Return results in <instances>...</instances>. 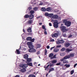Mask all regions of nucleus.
Returning <instances> with one entry per match:
<instances>
[{
	"mask_svg": "<svg viewBox=\"0 0 77 77\" xmlns=\"http://www.w3.org/2000/svg\"><path fill=\"white\" fill-rule=\"evenodd\" d=\"M74 55L73 54H71L68 55L64 57L63 58L60 59V61L61 62H63L65 59H69L71 57H74Z\"/></svg>",
	"mask_w": 77,
	"mask_h": 77,
	"instance_id": "f257e3e1",
	"label": "nucleus"
},
{
	"mask_svg": "<svg viewBox=\"0 0 77 77\" xmlns=\"http://www.w3.org/2000/svg\"><path fill=\"white\" fill-rule=\"evenodd\" d=\"M67 21V20H64L63 21V23H65V25L67 27H70L71 26V23L70 21H68L67 22H65V21Z\"/></svg>",
	"mask_w": 77,
	"mask_h": 77,
	"instance_id": "f03ea898",
	"label": "nucleus"
},
{
	"mask_svg": "<svg viewBox=\"0 0 77 77\" xmlns=\"http://www.w3.org/2000/svg\"><path fill=\"white\" fill-rule=\"evenodd\" d=\"M27 45H28L29 48H33L34 46L32 45V43L31 42H28L27 43Z\"/></svg>",
	"mask_w": 77,
	"mask_h": 77,
	"instance_id": "7ed1b4c3",
	"label": "nucleus"
},
{
	"mask_svg": "<svg viewBox=\"0 0 77 77\" xmlns=\"http://www.w3.org/2000/svg\"><path fill=\"white\" fill-rule=\"evenodd\" d=\"M19 66L21 67V68H26L27 66H28V65L27 64H20L19 65Z\"/></svg>",
	"mask_w": 77,
	"mask_h": 77,
	"instance_id": "20e7f679",
	"label": "nucleus"
},
{
	"mask_svg": "<svg viewBox=\"0 0 77 77\" xmlns=\"http://www.w3.org/2000/svg\"><path fill=\"white\" fill-rule=\"evenodd\" d=\"M60 28L63 32H65L67 31V29H66V26H61Z\"/></svg>",
	"mask_w": 77,
	"mask_h": 77,
	"instance_id": "39448f33",
	"label": "nucleus"
},
{
	"mask_svg": "<svg viewBox=\"0 0 77 77\" xmlns=\"http://www.w3.org/2000/svg\"><path fill=\"white\" fill-rule=\"evenodd\" d=\"M30 49L29 50V51L30 53H35L36 51V50L33 48H29Z\"/></svg>",
	"mask_w": 77,
	"mask_h": 77,
	"instance_id": "423d86ee",
	"label": "nucleus"
},
{
	"mask_svg": "<svg viewBox=\"0 0 77 77\" xmlns=\"http://www.w3.org/2000/svg\"><path fill=\"white\" fill-rule=\"evenodd\" d=\"M54 27H55V28H57L58 27V22H57V21L54 22Z\"/></svg>",
	"mask_w": 77,
	"mask_h": 77,
	"instance_id": "0eeeda50",
	"label": "nucleus"
},
{
	"mask_svg": "<svg viewBox=\"0 0 77 77\" xmlns=\"http://www.w3.org/2000/svg\"><path fill=\"white\" fill-rule=\"evenodd\" d=\"M53 65V64H51V63H50L46 67L45 66L44 67L45 68V70H46L47 69V68H48V66H52Z\"/></svg>",
	"mask_w": 77,
	"mask_h": 77,
	"instance_id": "6e6552de",
	"label": "nucleus"
},
{
	"mask_svg": "<svg viewBox=\"0 0 77 77\" xmlns=\"http://www.w3.org/2000/svg\"><path fill=\"white\" fill-rule=\"evenodd\" d=\"M57 36H58V34L57 33H55L54 35H51L52 38H54V37L56 38V37H57Z\"/></svg>",
	"mask_w": 77,
	"mask_h": 77,
	"instance_id": "1a4fd4ad",
	"label": "nucleus"
},
{
	"mask_svg": "<svg viewBox=\"0 0 77 77\" xmlns=\"http://www.w3.org/2000/svg\"><path fill=\"white\" fill-rule=\"evenodd\" d=\"M65 47H68L70 45V43H67L65 44Z\"/></svg>",
	"mask_w": 77,
	"mask_h": 77,
	"instance_id": "9d476101",
	"label": "nucleus"
},
{
	"mask_svg": "<svg viewBox=\"0 0 77 77\" xmlns=\"http://www.w3.org/2000/svg\"><path fill=\"white\" fill-rule=\"evenodd\" d=\"M58 18V16L57 15H54L52 16V18L53 19H56Z\"/></svg>",
	"mask_w": 77,
	"mask_h": 77,
	"instance_id": "9b49d317",
	"label": "nucleus"
},
{
	"mask_svg": "<svg viewBox=\"0 0 77 77\" xmlns=\"http://www.w3.org/2000/svg\"><path fill=\"white\" fill-rule=\"evenodd\" d=\"M21 72H24L26 71V69L24 68H23L20 70Z\"/></svg>",
	"mask_w": 77,
	"mask_h": 77,
	"instance_id": "f8f14e48",
	"label": "nucleus"
},
{
	"mask_svg": "<svg viewBox=\"0 0 77 77\" xmlns=\"http://www.w3.org/2000/svg\"><path fill=\"white\" fill-rule=\"evenodd\" d=\"M47 9H46L45 8H42L41 9V10L43 12H45V11H47Z\"/></svg>",
	"mask_w": 77,
	"mask_h": 77,
	"instance_id": "ddd939ff",
	"label": "nucleus"
},
{
	"mask_svg": "<svg viewBox=\"0 0 77 77\" xmlns=\"http://www.w3.org/2000/svg\"><path fill=\"white\" fill-rule=\"evenodd\" d=\"M31 3L32 5H35L36 4V2L34 0H32Z\"/></svg>",
	"mask_w": 77,
	"mask_h": 77,
	"instance_id": "4468645a",
	"label": "nucleus"
},
{
	"mask_svg": "<svg viewBox=\"0 0 77 77\" xmlns=\"http://www.w3.org/2000/svg\"><path fill=\"white\" fill-rule=\"evenodd\" d=\"M51 8L50 7H49L46 9V11H51Z\"/></svg>",
	"mask_w": 77,
	"mask_h": 77,
	"instance_id": "2eb2a0df",
	"label": "nucleus"
},
{
	"mask_svg": "<svg viewBox=\"0 0 77 77\" xmlns=\"http://www.w3.org/2000/svg\"><path fill=\"white\" fill-rule=\"evenodd\" d=\"M59 51V49H56V48H55L54 49V52H55L56 53L58 52Z\"/></svg>",
	"mask_w": 77,
	"mask_h": 77,
	"instance_id": "dca6fc26",
	"label": "nucleus"
},
{
	"mask_svg": "<svg viewBox=\"0 0 77 77\" xmlns=\"http://www.w3.org/2000/svg\"><path fill=\"white\" fill-rule=\"evenodd\" d=\"M32 21L31 20H29L28 22H27V23L28 24H30L32 23Z\"/></svg>",
	"mask_w": 77,
	"mask_h": 77,
	"instance_id": "f3484780",
	"label": "nucleus"
},
{
	"mask_svg": "<svg viewBox=\"0 0 77 77\" xmlns=\"http://www.w3.org/2000/svg\"><path fill=\"white\" fill-rule=\"evenodd\" d=\"M54 68H51L49 70V73H50V72H51V71H54Z\"/></svg>",
	"mask_w": 77,
	"mask_h": 77,
	"instance_id": "a211bd4d",
	"label": "nucleus"
},
{
	"mask_svg": "<svg viewBox=\"0 0 77 77\" xmlns=\"http://www.w3.org/2000/svg\"><path fill=\"white\" fill-rule=\"evenodd\" d=\"M57 62V60H53L51 61V63H56Z\"/></svg>",
	"mask_w": 77,
	"mask_h": 77,
	"instance_id": "6ab92c4d",
	"label": "nucleus"
},
{
	"mask_svg": "<svg viewBox=\"0 0 77 77\" xmlns=\"http://www.w3.org/2000/svg\"><path fill=\"white\" fill-rule=\"evenodd\" d=\"M28 57L29 56H28V54H25L24 55V59H27L28 58Z\"/></svg>",
	"mask_w": 77,
	"mask_h": 77,
	"instance_id": "aec40b11",
	"label": "nucleus"
},
{
	"mask_svg": "<svg viewBox=\"0 0 77 77\" xmlns=\"http://www.w3.org/2000/svg\"><path fill=\"white\" fill-rule=\"evenodd\" d=\"M15 53L16 54H20V52L19 50H17L16 51H15Z\"/></svg>",
	"mask_w": 77,
	"mask_h": 77,
	"instance_id": "412c9836",
	"label": "nucleus"
},
{
	"mask_svg": "<svg viewBox=\"0 0 77 77\" xmlns=\"http://www.w3.org/2000/svg\"><path fill=\"white\" fill-rule=\"evenodd\" d=\"M29 19H32V18L34 17V16L33 15L31 14L29 16Z\"/></svg>",
	"mask_w": 77,
	"mask_h": 77,
	"instance_id": "4be33fe9",
	"label": "nucleus"
},
{
	"mask_svg": "<svg viewBox=\"0 0 77 77\" xmlns=\"http://www.w3.org/2000/svg\"><path fill=\"white\" fill-rule=\"evenodd\" d=\"M31 39H32V37H29L26 38V40L27 41H31Z\"/></svg>",
	"mask_w": 77,
	"mask_h": 77,
	"instance_id": "5701e85b",
	"label": "nucleus"
},
{
	"mask_svg": "<svg viewBox=\"0 0 77 77\" xmlns=\"http://www.w3.org/2000/svg\"><path fill=\"white\" fill-rule=\"evenodd\" d=\"M27 61L29 62H31L32 61V59L31 58H27Z\"/></svg>",
	"mask_w": 77,
	"mask_h": 77,
	"instance_id": "b1692460",
	"label": "nucleus"
},
{
	"mask_svg": "<svg viewBox=\"0 0 77 77\" xmlns=\"http://www.w3.org/2000/svg\"><path fill=\"white\" fill-rule=\"evenodd\" d=\"M64 60L63 61V63H68V61L67 60Z\"/></svg>",
	"mask_w": 77,
	"mask_h": 77,
	"instance_id": "393cba45",
	"label": "nucleus"
},
{
	"mask_svg": "<svg viewBox=\"0 0 77 77\" xmlns=\"http://www.w3.org/2000/svg\"><path fill=\"white\" fill-rule=\"evenodd\" d=\"M66 50L67 52H69L70 51H72V49L67 48L66 49Z\"/></svg>",
	"mask_w": 77,
	"mask_h": 77,
	"instance_id": "a878e982",
	"label": "nucleus"
},
{
	"mask_svg": "<svg viewBox=\"0 0 77 77\" xmlns=\"http://www.w3.org/2000/svg\"><path fill=\"white\" fill-rule=\"evenodd\" d=\"M27 31L28 32H32V29L31 28H29L28 29Z\"/></svg>",
	"mask_w": 77,
	"mask_h": 77,
	"instance_id": "bb28decb",
	"label": "nucleus"
},
{
	"mask_svg": "<svg viewBox=\"0 0 77 77\" xmlns=\"http://www.w3.org/2000/svg\"><path fill=\"white\" fill-rule=\"evenodd\" d=\"M36 47L37 48H41V45L40 44H38L37 45Z\"/></svg>",
	"mask_w": 77,
	"mask_h": 77,
	"instance_id": "cd10ccee",
	"label": "nucleus"
},
{
	"mask_svg": "<svg viewBox=\"0 0 77 77\" xmlns=\"http://www.w3.org/2000/svg\"><path fill=\"white\" fill-rule=\"evenodd\" d=\"M27 65H29V66H33L32 63H27Z\"/></svg>",
	"mask_w": 77,
	"mask_h": 77,
	"instance_id": "c85d7f7f",
	"label": "nucleus"
},
{
	"mask_svg": "<svg viewBox=\"0 0 77 77\" xmlns=\"http://www.w3.org/2000/svg\"><path fill=\"white\" fill-rule=\"evenodd\" d=\"M60 40V44H62L63 43H64V42H65V41L64 40Z\"/></svg>",
	"mask_w": 77,
	"mask_h": 77,
	"instance_id": "c756f323",
	"label": "nucleus"
},
{
	"mask_svg": "<svg viewBox=\"0 0 77 77\" xmlns=\"http://www.w3.org/2000/svg\"><path fill=\"white\" fill-rule=\"evenodd\" d=\"M57 40L58 41L56 42L57 44H60L59 39H57Z\"/></svg>",
	"mask_w": 77,
	"mask_h": 77,
	"instance_id": "7c9ffc66",
	"label": "nucleus"
},
{
	"mask_svg": "<svg viewBox=\"0 0 77 77\" xmlns=\"http://www.w3.org/2000/svg\"><path fill=\"white\" fill-rule=\"evenodd\" d=\"M53 55H54V54H53V53L50 54L49 56V57H51L53 56Z\"/></svg>",
	"mask_w": 77,
	"mask_h": 77,
	"instance_id": "2f4dec72",
	"label": "nucleus"
},
{
	"mask_svg": "<svg viewBox=\"0 0 77 77\" xmlns=\"http://www.w3.org/2000/svg\"><path fill=\"white\" fill-rule=\"evenodd\" d=\"M29 15L26 14L24 16V17L25 18H29Z\"/></svg>",
	"mask_w": 77,
	"mask_h": 77,
	"instance_id": "473e14b6",
	"label": "nucleus"
},
{
	"mask_svg": "<svg viewBox=\"0 0 77 77\" xmlns=\"http://www.w3.org/2000/svg\"><path fill=\"white\" fill-rule=\"evenodd\" d=\"M33 10H34V11H36L38 10V8L35 7L33 8Z\"/></svg>",
	"mask_w": 77,
	"mask_h": 77,
	"instance_id": "72a5a7b5",
	"label": "nucleus"
},
{
	"mask_svg": "<svg viewBox=\"0 0 77 77\" xmlns=\"http://www.w3.org/2000/svg\"><path fill=\"white\" fill-rule=\"evenodd\" d=\"M65 66H66V68H69L70 67V65L69 64H66L64 65Z\"/></svg>",
	"mask_w": 77,
	"mask_h": 77,
	"instance_id": "f704fd0d",
	"label": "nucleus"
},
{
	"mask_svg": "<svg viewBox=\"0 0 77 77\" xmlns=\"http://www.w3.org/2000/svg\"><path fill=\"white\" fill-rule=\"evenodd\" d=\"M56 54L54 55L53 57L51 58V59H53L55 58L56 57Z\"/></svg>",
	"mask_w": 77,
	"mask_h": 77,
	"instance_id": "c9c22d12",
	"label": "nucleus"
},
{
	"mask_svg": "<svg viewBox=\"0 0 77 77\" xmlns=\"http://www.w3.org/2000/svg\"><path fill=\"white\" fill-rule=\"evenodd\" d=\"M34 12L35 11L33 10H32L30 11V14H34Z\"/></svg>",
	"mask_w": 77,
	"mask_h": 77,
	"instance_id": "e433bc0d",
	"label": "nucleus"
},
{
	"mask_svg": "<svg viewBox=\"0 0 77 77\" xmlns=\"http://www.w3.org/2000/svg\"><path fill=\"white\" fill-rule=\"evenodd\" d=\"M28 77H35V76L34 75H29Z\"/></svg>",
	"mask_w": 77,
	"mask_h": 77,
	"instance_id": "4c0bfd02",
	"label": "nucleus"
},
{
	"mask_svg": "<svg viewBox=\"0 0 77 77\" xmlns=\"http://www.w3.org/2000/svg\"><path fill=\"white\" fill-rule=\"evenodd\" d=\"M53 15V14H49V16L48 17H52Z\"/></svg>",
	"mask_w": 77,
	"mask_h": 77,
	"instance_id": "58836bf2",
	"label": "nucleus"
},
{
	"mask_svg": "<svg viewBox=\"0 0 77 77\" xmlns=\"http://www.w3.org/2000/svg\"><path fill=\"white\" fill-rule=\"evenodd\" d=\"M74 70H73L71 71V74H74Z\"/></svg>",
	"mask_w": 77,
	"mask_h": 77,
	"instance_id": "ea45409f",
	"label": "nucleus"
},
{
	"mask_svg": "<svg viewBox=\"0 0 77 77\" xmlns=\"http://www.w3.org/2000/svg\"><path fill=\"white\" fill-rule=\"evenodd\" d=\"M47 49H45V55H46L47 54Z\"/></svg>",
	"mask_w": 77,
	"mask_h": 77,
	"instance_id": "a19ab883",
	"label": "nucleus"
},
{
	"mask_svg": "<svg viewBox=\"0 0 77 77\" xmlns=\"http://www.w3.org/2000/svg\"><path fill=\"white\" fill-rule=\"evenodd\" d=\"M65 50V48H63L61 50V51H64Z\"/></svg>",
	"mask_w": 77,
	"mask_h": 77,
	"instance_id": "79ce46f5",
	"label": "nucleus"
},
{
	"mask_svg": "<svg viewBox=\"0 0 77 77\" xmlns=\"http://www.w3.org/2000/svg\"><path fill=\"white\" fill-rule=\"evenodd\" d=\"M49 14L48 13H45V16H47L48 17Z\"/></svg>",
	"mask_w": 77,
	"mask_h": 77,
	"instance_id": "37998d69",
	"label": "nucleus"
},
{
	"mask_svg": "<svg viewBox=\"0 0 77 77\" xmlns=\"http://www.w3.org/2000/svg\"><path fill=\"white\" fill-rule=\"evenodd\" d=\"M44 32L45 35H47V31H46V30H44Z\"/></svg>",
	"mask_w": 77,
	"mask_h": 77,
	"instance_id": "c03bdc74",
	"label": "nucleus"
},
{
	"mask_svg": "<svg viewBox=\"0 0 77 77\" xmlns=\"http://www.w3.org/2000/svg\"><path fill=\"white\" fill-rule=\"evenodd\" d=\"M25 35L24 34H23L22 35V38H24V36H25Z\"/></svg>",
	"mask_w": 77,
	"mask_h": 77,
	"instance_id": "a18cd8bd",
	"label": "nucleus"
},
{
	"mask_svg": "<svg viewBox=\"0 0 77 77\" xmlns=\"http://www.w3.org/2000/svg\"><path fill=\"white\" fill-rule=\"evenodd\" d=\"M42 28L43 29H45V30H47V29L45 28V26H44V25H42Z\"/></svg>",
	"mask_w": 77,
	"mask_h": 77,
	"instance_id": "49530a36",
	"label": "nucleus"
},
{
	"mask_svg": "<svg viewBox=\"0 0 77 77\" xmlns=\"http://www.w3.org/2000/svg\"><path fill=\"white\" fill-rule=\"evenodd\" d=\"M57 48H60V47H61V45H58L56 46Z\"/></svg>",
	"mask_w": 77,
	"mask_h": 77,
	"instance_id": "de8ad7c7",
	"label": "nucleus"
},
{
	"mask_svg": "<svg viewBox=\"0 0 77 77\" xmlns=\"http://www.w3.org/2000/svg\"><path fill=\"white\" fill-rule=\"evenodd\" d=\"M68 38H72V35H70L68 36Z\"/></svg>",
	"mask_w": 77,
	"mask_h": 77,
	"instance_id": "09e8293b",
	"label": "nucleus"
},
{
	"mask_svg": "<svg viewBox=\"0 0 77 77\" xmlns=\"http://www.w3.org/2000/svg\"><path fill=\"white\" fill-rule=\"evenodd\" d=\"M60 55L61 56H64V54L63 53H61L60 54Z\"/></svg>",
	"mask_w": 77,
	"mask_h": 77,
	"instance_id": "8fccbe9b",
	"label": "nucleus"
},
{
	"mask_svg": "<svg viewBox=\"0 0 77 77\" xmlns=\"http://www.w3.org/2000/svg\"><path fill=\"white\" fill-rule=\"evenodd\" d=\"M31 41L32 42H33L34 41H35V38H33L32 39H31Z\"/></svg>",
	"mask_w": 77,
	"mask_h": 77,
	"instance_id": "3c124183",
	"label": "nucleus"
},
{
	"mask_svg": "<svg viewBox=\"0 0 77 77\" xmlns=\"http://www.w3.org/2000/svg\"><path fill=\"white\" fill-rule=\"evenodd\" d=\"M31 9H32V8L31 7H29L27 11H30V10H31Z\"/></svg>",
	"mask_w": 77,
	"mask_h": 77,
	"instance_id": "603ef678",
	"label": "nucleus"
},
{
	"mask_svg": "<svg viewBox=\"0 0 77 77\" xmlns=\"http://www.w3.org/2000/svg\"><path fill=\"white\" fill-rule=\"evenodd\" d=\"M50 41V42H54V39H51Z\"/></svg>",
	"mask_w": 77,
	"mask_h": 77,
	"instance_id": "864d4df0",
	"label": "nucleus"
},
{
	"mask_svg": "<svg viewBox=\"0 0 77 77\" xmlns=\"http://www.w3.org/2000/svg\"><path fill=\"white\" fill-rule=\"evenodd\" d=\"M60 65V63H57L56 65Z\"/></svg>",
	"mask_w": 77,
	"mask_h": 77,
	"instance_id": "5fc2aeb1",
	"label": "nucleus"
},
{
	"mask_svg": "<svg viewBox=\"0 0 77 77\" xmlns=\"http://www.w3.org/2000/svg\"><path fill=\"white\" fill-rule=\"evenodd\" d=\"M44 3L43 2H41L39 5H42Z\"/></svg>",
	"mask_w": 77,
	"mask_h": 77,
	"instance_id": "6e6d98bb",
	"label": "nucleus"
},
{
	"mask_svg": "<svg viewBox=\"0 0 77 77\" xmlns=\"http://www.w3.org/2000/svg\"><path fill=\"white\" fill-rule=\"evenodd\" d=\"M47 48L48 49H49L50 48V46L48 45L47 46Z\"/></svg>",
	"mask_w": 77,
	"mask_h": 77,
	"instance_id": "4d7b16f0",
	"label": "nucleus"
},
{
	"mask_svg": "<svg viewBox=\"0 0 77 77\" xmlns=\"http://www.w3.org/2000/svg\"><path fill=\"white\" fill-rule=\"evenodd\" d=\"M22 47H24V46H22V45H21V46L20 47V48H21Z\"/></svg>",
	"mask_w": 77,
	"mask_h": 77,
	"instance_id": "13d9d810",
	"label": "nucleus"
},
{
	"mask_svg": "<svg viewBox=\"0 0 77 77\" xmlns=\"http://www.w3.org/2000/svg\"><path fill=\"white\" fill-rule=\"evenodd\" d=\"M40 53V52H39V51H38V52L37 53V54H39Z\"/></svg>",
	"mask_w": 77,
	"mask_h": 77,
	"instance_id": "bf43d9fd",
	"label": "nucleus"
},
{
	"mask_svg": "<svg viewBox=\"0 0 77 77\" xmlns=\"http://www.w3.org/2000/svg\"><path fill=\"white\" fill-rule=\"evenodd\" d=\"M63 35L64 37H65V36H66V34H63Z\"/></svg>",
	"mask_w": 77,
	"mask_h": 77,
	"instance_id": "052dcab7",
	"label": "nucleus"
},
{
	"mask_svg": "<svg viewBox=\"0 0 77 77\" xmlns=\"http://www.w3.org/2000/svg\"><path fill=\"white\" fill-rule=\"evenodd\" d=\"M77 63H76L75 64V65H74V67H75V66H77Z\"/></svg>",
	"mask_w": 77,
	"mask_h": 77,
	"instance_id": "680f3d73",
	"label": "nucleus"
},
{
	"mask_svg": "<svg viewBox=\"0 0 77 77\" xmlns=\"http://www.w3.org/2000/svg\"><path fill=\"white\" fill-rule=\"evenodd\" d=\"M49 25L50 26H52V25H51V23H49Z\"/></svg>",
	"mask_w": 77,
	"mask_h": 77,
	"instance_id": "e2e57ef3",
	"label": "nucleus"
},
{
	"mask_svg": "<svg viewBox=\"0 0 77 77\" xmlns=\"http://www.w3.org/2000/svg\"><path fill=\"white\" fill-rule=\"evenodd\" d=\"M15 77H20V76H19V75H16Z\"/></svg>",
	"mask_w": 77,
	"mask_h": 77,
	"instance_id": "0e129e2a",
	"label": "nucleus"
},
{
	"mask_svg": "<svg viewBox=\"0 0 77 77\" xmlns=\"http://www.w3.org/2000/svg\"><path fill=\"white\" fill-rule=\"evenodd\" d=\"M23 50H26V48H24L23 49Z\"/></svg>",
	"mask_w": 77,
	"mask_h": 77,
	"instance_id": "69168bd1",
	"label": "nucleus"
},
{
	"mask_svg": "<svg viewBox=\"0 0 77 77\" xmlns=\"http://www.w3.org/2000/svg\"><path fill=\"white\" fill-rule=\"evenodd\" d=\"M52 49H53V48H55V46L52 47Z\"/></svg>",
	"mask_w": 77,
	"mask_h": 77,
	"instance_id": "338daca9",
	"label": "nucleus"
},
{
	"mask_svg": "<svg viewBox=\"0 0 77 77\" xmlns=\"http://www.w3.org/2000/svg\"><path fill=\"white\" fill-rule=\"evenodd\" d=\"M39 25H42V23H39Z\"/></svg>",
	"mask_w": 77,
	"mask_h": 77,
	"instance_id": "774afa93",
	"label": "nucleus"
}]
</instances>
